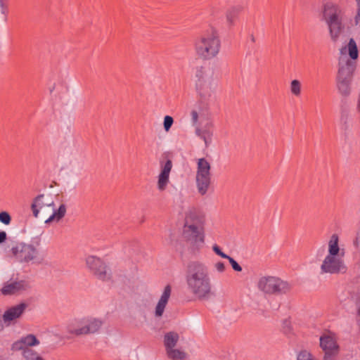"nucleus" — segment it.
<instances>
[{
	"label": "nucleus",
	"mask_w": 360,
	"mask_h": 360,
	"mask_svg": "<svg viewBox=\"0 0 360 360\" xmlns=\"http://www.w3.org/2000/svg\"><path fill=\"white\" fill-rule=\"evenodd\" d=\"M186 280L188 289L199 299L207 297L211 292V283L208 269L202 262L194 261L188 263Z\"/></svg>",
	"instance_id": "obj_1"
},
{
	"label": "nucleus",
	"mask_w": 360,
	"mask_h": 360,
	"mask_svg": "<svg viewBox=\"0 0 360 360\" xmlns=\"http://www.w3.org/2000/svg\"><path fill=\"white\" fill-rule=\"evenodd\" d=\"M220 49L221 40L219 34L212 27L200 34L194 41L196 55L204 60H210L217 57Z\"/></svg>",
	"instance_id": "obj_2"
},
{
	"label": "nucleus",
	"mask_w": 360,
	"mask_h": 360,
	"mask_svg": "<svg viewBox=\"0 0 360 360\" xmlns=\"http://www.w3.org/2000/svg\"><path fill=\"white\" fill-rule=\"evenodd\" d=\"M344 11L337 4L328 2L323 6V17L326 21L331 39L337 41L345 28L343 24Z\"/></svg>",
	"instance_id": "obj_3"
},
{
	"label": "nucleus",
	"mask_w": 360,
	"mask_h": 360,
	"mask_svg": "<svg viewBox=\"0 0 360 360\" xmlns=\"http://www.w3.org/2000/svg\"><path fill=\"white\" fill-rule=\"evenodd\" d=\"M40 243L41 238L39 237L33 238L30 244L18 242L11 248V252L19 262L34 263L39 259L38 248Z\"/></svg>",
	"instance_id": "obj_4"
},
{
	"label": "nucleus",
	"mask_w": 360,
	"mask_h": 360,
	"mask_svg": "<svg viewBox=\"0 0 360 360\" xmlns=\"http://www.w3.org/2000/svg\"><path fill=\"white\" fill-rule=\"evenodd\" d=\"M39 343V340L34 335L28 334L15 341L11 345V350L20 352L24 360H45L32 348Z\"/></svg>",
	"instance_id": "obj_5"
},
{
	"label": "nucleus",
	"mask_w": 360,
	"mask_h": 360,
	"mask_svg": "<svg viewBox=\"0 0 360 360\" xmlns=\"http://www.w3.org/2000/svg\"><path fill=\"white\" fill-rule=\"evenodd\" d=\"M217 87V79L212 77L207 78V80L196 82L195 89L199 102L206 107H208L211 103L214 102Z\"/></svg>",
	"instance_id": "obj_6"
},
{
	"label": "nucleus",
	"mask_w": 360,
	"mask_h": 360,
	"mask_svg": "<svg viewBox=\"0 0 360 360\" xmlns=\"http://www.w3.org/2000/svg\"><path fill=\"white\" fill-rule=\"evenodd\" d=\"M257 288L263 292L270 295L285 294L291 289V286L288 282L274 276L260 278L257 283Z\"/></svg>",
	"instance_id": "obj_7"
},
{
	"label": "nucleus",
	"mask_w": 360,
	"mask_h": 360,
	"mask_svg": "<svg viewBox=\"0 0 360 360\" xmlns=\"http://www.w3.org/2000/svg\"><path fill=\"white\" fill-rule=\"evenodd\" d=\"M212 174L211 165L205 158H199L197 162V171L195 184L198 192L201 195H205L211 185Z\"/></svg>",
	"instance_id": "obj_8"
},
{
	"label": "nucleus",
	"mask_w": 360,
	"mask_h": 360,
	"mask_svg": "<svg viewBox=\"0 0 360 360\" xmlns=\"http://www.w3.org/2000/svg\"><path fill=\"white\" fill-rule=\"evenodd\" d=\"M86 264L91 272L99 280L109 281L112 280L111 272L108 271L106 264L101 258L96 256H89Z\"/></svg>",
	"instance_id": "obj_9"
},
{
	"label": "nucleus",
	"mask_w": 360,
	"mask_h": 360,
	"mask_svg": "<svg viewBox=\"0 0 360 360\" xmlns=\"http://www.w3.org/2000/svg\"><path fill=\"white\" fill-rule=\"evenodd\" d=\"M320 269L321 274H344L347 271V266L342 258L326 255L322 262Z\"/></svg>",
	"instance_id": "obj_10"
},
{
	"label": "nucleus",
	"mask_w": 360,
	"mask_h": 360,
	"mask_svg": "<svg viewBox=\"0 0 360 360\" xmlns=\"http://www.w3.org/2000/svg\"><path fill=\"white\" fill-rule=\"evenodd\" d=\"M183 236L186 241L193 246H198L204 243V230L201 224H185L183 230Z\"/></svg>",
	"instance_id": "obj_11"
},
{
	"label": "nucleus",
	"mask_w": 360,
	"mask_h": 360,
	"mask_svg": "<svg viewBox=\"0 0 360 360\" xmlns=\"http://www.w3.org/2000/svg\"><path fill=\"white\" fill-rule=\"evenodd\" d=\"M320 347L324 352L323 360L335 359L339 352V346L333 338L328 335L321 337Z\"/></svg>",
	"instance_id": "obj_12"
},
{
	"label": "nucleus",
	"mask_w": 360,
	"mask_h": 360,
	"mask_svg": "<svg viewBox=\"0 0 360 360\" xmlns=\"http://www.w3.org/2000/svg\"><path fill=\"white\" fill-rule=\"evenodd\" d=\"M54 202L51 198L44 194H39L35 197L31 205V210L34 217H38L40 210L45 207H53Z\"/></svg>",
	"instance_id": "obj_13"
},
{
	"label": "nucleus",
	"mask_w": 360,
	"mask_h": 360,
	"mask_svg": "<svg viewBox=\"0 0 360 360\" xmlns=\"http://www.w3.org/2000/svg\"><path fill=\"white\" fill-rule=\"evenodd\" d=\"M355 63L347 59L345 63L341 60L339 62V69L337 79L352 80L353 73L355 70Z\"/></svg>",
	"instance_id": "obj_14"
},
{
	"label": "nucleus",
	"mask_w": 360,
	"mask_h": 360,
	"mask_svg": "<svg viewBox=\"0 0 360 360\" xmlns=\"http://www.w3.org/2000/svg\"><path fill=\"white\" fill-rule=\"evenodd\" d=\"M30 287L29 283L25 280L8 282L4 284L1 289L4 295H13L27 290Z\"/></svg>",
	"instance_id": "obj_15"
},
{
	"label": "nucleus",
	"mask_w": 360,
	"mask_h": 360,
	"mask_svg": "<svg viewBox=\"0 0 360 360\" xmlns=\"http://www.w3.org/2000/svg\"><path fill=\"white\" fill-rule=\"evenodd\" d=\"M172 168V162L167 160L165 164L161 163V172L158 176V188L160 191L165 190L168 183L169 174Z\"/></svg>",
	"instance_id": "obj_16"
},
{
	"label": "nucleus",
	"mask_w": 360,
	"mask_h": 360,
	"mask_svg": "<svg viewBox=\"0 0 360 360\" xmlns=\"http://www.w3.org/2000/svg\"><path fill=\"white\" fill-rule=\"evenodd\" d=\"M27 307L26 304L20 303L8 309L3 315V320L5 323L10 322L19 318Z\"/></svg>",
	"instance_id": "obj_17"
},
{
	"label": "nucleus",
	"mask_w": 360,
	"mask_h": 360,
	"mask_svg": "<svg viewBox=\"0 0 360 360\" xmlns=\"http://www.w3.org/2000/svg\"><path fill=\"white\" fill-rule=\"evenodd\" d=\"M84 328L82 329L81 333L84 335L97 333L103 325V321L98 319L94 317L84 318Z\"/></svg>",
	"instance_id": "obj_18"
},
{
	"label": "nucleus",
	"mask_w": 360,
	"mask_h": 360,
	"mask_svg": "<svg viewBox=\"0 0 360 360\" xmlns=\"http://www.w3.org/2000/svg\"><path fill=\"white\" fill-rule=\"evenodd\" d=\"M213 128V123L208 122L203 127L202 129H200L199 127L195 129L196 135L204 141L206 146H208L212 142Z\"/></svg>",
	"instance_id": "obj_19"
},
{
	"label": "nucleus",
	"mask_w": 360,
	"mask_h": 360,
	"mask_svg": "<svg viewBox=\"0 0 360 360\" xmlns=\"http://www.w3.org/2000/svg\"><path fill=\"white\" fill-rule=\"evenodd\" d=\"M244 7L242 5H236L230 7L226 12V19L229 27L236 25L240 14L243 12Z\"/></svg>",
	"instance_id": "obj_20"
},
{
	"label": "nucleus",
	"mask_w": 360,
	"mask_h": 360,
	"mask_svg": "<svg viewBox=\"0 0 360 360\" xmlns=\"http://www.w3.org/2000/svg\"><path fill=\"white\" fill-rule=\"evenodd\" d=\"M84 326V318H83L81 319H75L70 322L67 329L69 333L79 336L84 335V333H81Z\"/></svg>",
	"instance_id": "obj_21"
},
{
	"label": "nucleus",
	"mask_w": 360,
	"mask_h": 360,
	"mask_svg": "<svg viewBox=\"0 0 360 360\" xmlns=\"http://www.w3.org/2000/svg\"><path fill=\"white\" fill-rule=\"evenodd\" d=\"M179 339V334L176 332H169L165 335L164 345L166 352L174 348Z\"/></svg>",
	"instance_id": "obj_22"
},
{
	"label": "nucleus",
	"mask_w": 360,
	"mask_h": 360,
	"mask_svg": "<svg viewBox=\"0 0 360 360\" xmlns=\"http://www.w3.org/2000/svg\"><path fill=\"white\" fill-rule=\"evenodd\" d=\"M65 213L66 206L64 204H61L57 210H53V214L45 221V223L48 224L53 221H59L64 217Z\"/></svg>",
	"instance_id": "obj_23"
},
{
	"label": "nucleus",
	"mask_w": 360,
	"mask_h": 360,
	"mask_svg": "<svg viewBox=\"0 0 360 360\" xmlns=\"http://www.w3.org/2000/svg\"><path fill=\"white\" fill-rule=\"evenodd\" d=\"M339 252L338 236L333 234L328 242V254L327 255L339 257Z\"/></svg>",
	"instance_id": "obj_24"
},
{
	"label": "nucleus",
	"mask_w": 360,
	"mask_h": 360,
	"mask_svg": "<svg viewBox=\"0 0 360 360\" xmlns=\"http://www.w3.org/2000/svg\"><path fill=\"white\" fill-rule=\"evenodd\" d=\"M337 86L339 92L343 96H347L350 94V83L352 80L337 79Z\"/></svg>",
	"instance_id": "obj_25"
},
{
	"label": "nucleus",
	"mask_w": 360,
	"mask_h": 360,
	"mask_svg": "<svg viewBox=\"0 0 360 360\" xmlns=\"http://www.w3.org/2000/svg\"><path fill=\"white\" fill-rule=\"evenodd\" d=\"M166 353L168 358L172 360H183L186 356V354L184 352L174 348L167 351Z\"/></svg>",
	"instance_id": "obj_26"
},
{
	"label": "nucleus",
	"mask_w": 360,
	"mask_h": 360,
	"mask_svg": "<svg viewBox=\"0 0 360 360\" xmlns=\"http://www.w3.org/2000/svg\"><path fill=\"white\" fill-rule=\"evenodd\" d=\"M301 87H302L301 82L299 80L293 79L291 81L290 85V92L293 96H295L296 97H298L300 96Z\"/></svg>",
	"instance_id": "obj_27"
},
{
	"label": "nucleus",
	"mask_w": 360,
	"mask_h": 360,
	"mask_svg": "<svg viewBox=\"0 0 360 360\" xmlns=\"http://www.w3.org/2000/svg\"><path fill=\"white\" fill-rule=\"evenodd\" d=\"M349 54L352 59L355 60L358 58V49L355 41L350 39L348 44Z\"/></svg>",
	"instance_id": "obj_28"
},
{
	"label": "nucleus",
	"mask_w": 360,
	"mask_h": 360,
	"mask_svg": "<svg viewBox=\"0 0 360 360\" xmlns=\"http://www.w3.org/2000/svg\"><path fill=\"white\" fill-rule=\"evenodd\" d=\"M195 77L197 78L196 82L201 80H207V70L204 66L197 67L195 70Z\"/></svg>",
	"instance_id": "obj_29"
},
{
	"label": "nucleus",
	"mask_w": 360,
	"mask_h": 360,
	"mask_svg": "<svg viewBox=\"0 0 360 360\" xmlns=\"http://www.w3.org/2000/svg\"><path fill=\"white\" fill-rule=\"evenodd\" d=\"M297 360H318L315 356L307 350L301 351L297 357Z\"/></svg>",
	"instance_id": "obj_30"
},
{
	"label": "nucleus",
	"mask_w": 360,
	"mask_h": 360,
	"mask_svg": "<svg viewBox=\"0 0 360 360\" xmlns=\"http://www.w3.org/2000/svg\"><path fill=\"white\" fill-rule=\"evenodd\" d=\"M171 286L169 285H166L164 289L163 293L161 295V297L159 300L167 304V302L171 295Z\"/></svg>",
	"instance_id": "obj_31"
},
{
	"label": "nucleus",
	"mask_w": 360,
	"mask_h": 360,
	"mask_svg": "<svg viewBox=\"0 0 360 360\" xmlns=\"http://www.w3.org/2000/svg\"><path fill=\"white\" fill-rule=\"evenodd\" d=\"M173 122H174V119L172 117H171L169 115H166L165 117L163 125H164V129L166 131H169L172 125L173 124Z\"/></svg>",
	"instance_id": "obj_32"
},
{
	"label": "nucleus",
	"mask_w": 360,
	"mask_h": 360,
	"mask_svg": "<svg viewBox=\"0 0 360 360\" xmlns=\"http://www.w3.org/2000/svg\"><path fill=\"white\" fill-rule=\"evenodd\" d=\"M0 221L5 225H8L11 221V217L8 212H0Z\"/></svg>",
	"instance_id": "obj_33"
},
{
	"label": "nucleus",
	"mask_w": 360,
	"mask_h": 360,
	"mask_svg": "<svg viewBox=\"0 0 360 360\" xmlns=\"http://www.w3.org/2000/svg\"><path fill=\"white\" fill-rule=\"evenodd\" d=\"M166 305H167V303L162 302L160 300L158 301V304L155 308V315L157 316H161L162 315Z\"/></svg>",
	"instance_id": "obj_34"
},
{
	"label": "nucleus",
	"mask_w": 360,
	"mask_h": 360,
	"mask_svg": "<svg viewBox=\"0 0 360 360\" xmlns=\"http://www.w3.org/2000/svg\"><path fill=\"white\" fill-rule=\"evenodd\" d=\"M226 259L229 260V263L231 264L232 268L236 271H241L242 267L240 266V264L231 257L228 256Z\"/></svg>",
	"instance_id": "obj_35"
},
{
	"label": "nucleus",
	"mask_w": 360,
	"mask_h": 360,
	"mask_svg": "<svg viewBox=\"0 0 360 360\" xmlns=\"http://www.w3.org/2000/svg\"><path fill=\"white\" fill-rule=\"evenodd\" d=\"M357 5L356 13L354 18V22H351L352 26H356L360 23V4Z\"/></svg>",
	"instance_id": "obj_36"
},
{
	"label": "nucleus",
	"mask_w": 360,
	"mask_h": 360,
	"mask_svg": "<svg viewBox=\"0 0 360 360\" xmlns=\"http://www.w3.org/2000/svg\"><path fill=\"white\" fill-rule=\"evenodd\" d=\"M212 250L217 255L221 257L222 258L226 259V257L229 256L228 255L224 253L221 250V248L216 244L213 245Z\"/></svg>",
	"instance_id": "obj_37"
},
{
	"label": "nucleus",
	"mask_w": 360,
	"mask_h": 360,
	"mask_svg": "<svg viewBox=\"0 0 360 360\" xmlns=\"http://www.w3.org/2000/svg\"><path fill=\"white\" fill-rule=\"evenodd\" d=\"M191 117L193 125H196L198 122V113L196 110H193L191 112Z\"/></svg>",
	"instance_id": "obj_38"
},
{
	"label": "nucleus",
	"mask_w": 360,
	"mask_h": 360,
	"mask_svg": "<svg viewBox=\"0 0 360 360\" xmlns=\"http://www.w3.org/2000/svg\"><path fill=\"white\" fill-rule=\"evenodd\" d=\"M214 266L216 269L220 273L224 272L225 271V265L222 262H219L216 263Z\"/></svg>",
	"instance_id": "obj_39"
},
{
	"label": "nucleus",
	"mask_w": 360,
	"mask_h": 360,
	"mask_svg": "<svg viewBox=\"0 0 360 360\" xmlns=\"http://www.w3.org/2000/svg\"><path fill=\"white\" fill-rule=\"evenodd\" d=\"M7 238L6 233L5 231H0V244L4 243Z\"/></svg>",
	"instance_id": "obj_40"
},
{
	"label": "nucleus",
	"mask_w": 360,
	"mask_h": 360,
	"mask_svg": "<svg viewBox=\"0 0 360 360\" xmlns=\"http://www.w3.org/2000/svg\"><path fill=\"white\" fill-rule=\"evenodd\" d=\"M284 324L286 325V328H284L285 333L290 331V327L288 326V325L290 324V322L288 321L285 320L284 321Z\"/></svg>",
	"instance_id": "obj_41"
},
{
	"label": "nucleus",
	"mask_w": 360,
	"mask_h": 360,
	"mask_svg": "<svg viewBox=\"0 0 360 360\" xmlns=\"http://www.w3.org/2000/svg\"><path fill=\"white\" fill-rule=\"evenodd\" d=\"M357 108L360 111V94L358 100Z\"/></svg>",
	"instance_id": "obj_42"
}]
</instances>
